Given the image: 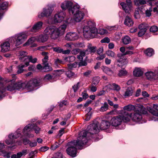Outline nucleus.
Listing matches in <instances>:
<instances>
[{"mask_svg":"<svg viewBox=\"0 0 158 158\" xmlns=\"http://www.w3.org/2000/svg\"><path fill=\"white\" fill-rule=\"evenodd\" d=\"M86 135L85 131H81L77 140L72 141L68 143V147L66 149V151L68 155L73 157L76 156L77 152L76 147H77L80 149H82L81 148L87 142V140L85 136Z\"/></svg>","mask_w":158,"mask_h":158,"instance_id":"obj_1","label":"nucleus"},{"mask_svg":"<svg viewBox=\"0 0 158 158\" xmlns=\"http://www.w3.org/2000/svg\"><path fill=\"white\" fill-rule=\"evenodd\" d=\"M87 25L85 26L83 28V34L84 37L88 38H94L98 33V30L95 27V24L91 21L87 22Z\"/></svg>","mask_w":158,"mask_h":158,"instance_id":"obj_2","label":"nucleus"},{"mask_svg":"<svg viewBox=\"0 0 158 158\" xmlns=\"http://www.w3.org/2000/svg\"><path fill=\"white\" fill-rule=\"evenodd\" d=\"M44 32L50 35L51 38L54 40L57 38L60 34L57 28L54 26L47 27L44 30Z\"/></svg>","mask_w":158,"mask_h":158,"instance_id":"obj_3","label":"nucleus"},{"mask_svg":"<svg viewBox=\"0 0 158 158\" xmlns=\"http://www.w3.org/2000/svg\"><path fill=\"white\" fill-rule=\"evenodd\" d=\"M27 35L24 32H21L16 34L13 37L12 42L16 46L22 44L27 38Z\"/></svg>","mask_w":158,"mask_h":158,"instance_id":"obj_4","label":"nucleus"},{"mask_svg":"<svg viewBox=\"0 0 158 158\" xmlns=\"http://www.w3.org/2000/svg\"><path fill=\"white\" fill-rule=\"evenodd\" d=\"M143 107H142L141 109L138 108L137 110H134V112L131 113V119L133 121L139 122L141 120L142 118V113L145 114L147 112L146 110H143Z\"/></svg>","mask_w":158,"mask_h":158,"instance_id":"obj_5","label":"nucleus"},{"mask_svg":"<svg viewBox=\"0 0 158 158\" xmlns=\"http://www.w3.org/2000/svg\"><path fill=\"white\" fill-rule=\"evenodd\" d=\"M42 35L39 36L32 37L29 39L24 44V46L29 45L36 40L42 43L46 41L48 39V35Z\"/></svg>","mask_w":158,"mask_h":158,"instance_id":"obj_6","label":"nucleus"},{"mask_svg":"<svg viewBox=\"0 0 158 158\" xmlns=\"http://www.w3.org/2000/svg\"><path fill=\"white\" fill-rule=\"evenodd\" d=\"M98 123L97 122L96 123H93L89 125L86 129L87 131L85 130H83V131H85L86 135H85L87 140V137L86 136L89 134H94L98 133L99 132V129L98 127Z\"/></svg>","mask_w":158,"mask_h":158,"instance_id":"obj_7","label":"nucleus"},{"mask_svg":"<svg viewBox=\"0 0 158 158\" xmlns=\"http://www.w3.org/2000/svg\"><path fill=\"white\" fill-rule=\"evenodd\" d=\"M40 83V81L39 79H34L29 81L26 85V87L27 89L32 90L35 87L39 86Z\"/></svg>","mask_w":158,"mask_h":158,"instance_id":"obj_8","label":"nucleus"},{"mask_svg":"<svg viewBox=\"0 0 158 158\" xmlns=\"http://www.w3.org/2000/svg\"><path fill=\"white\" fill-rule=\"evenodd\" d=\"M65 17V13L63 11L59 12L56 14L52 19V24H55L57 23L61 22Z\"/></svg>","mask_w":158,"mask_h":158,"instance_id":"obj_9","label":"nucleus"},{"mask_svg":"<svg viewBox=\"0 0 158 158\" xmlns=\"http://www.w3.org/2000/svg\"><path fill=\"white\" fill-rule=\"evenodd\" d=\"M117 66L122 67L127 63V60L124 58L122 54H118L117 55V57L115 62Z\"/></svg>","mask_w":158,"mask_h":158,"instance_id":"obj_10","label":"nucleus"},{"mask_svg":"<svg viewBox=\"0 0 158 158\" xmlns=\"http://www.w3.org/2000/svg\"><path fill=\"white\" fill-rule=\"evenodd\" d=\"M53 10L52 6H48L47 8H44L43 12L39 14L38 17L40 18L44 17H48L51 15Z\"/></svg>","mask_w":158,"mask_h":158,"instance_id":"obj_11","label":"nucleus"},{"mask_svg":"<svg viewBox=\"0 0 158 158\" xmlns=\"http://www.w3.org/2000/svg\"><path fill=\"white\" fill-rule=\"evenodd\" d=\"M16 89L15 87V84L14 83L10 82L9 83V85L7 86L6 88L2 87L0 89V100L2 99L3 97L4 94L3 93L6 90L9 91H11Z\"/></svg>","mask_w":158,"mask_h":158,"instance_id":"obj_12","label":"nucleus"},{"mask_svg":"<svg viewBox=\"0 0 158 158\" xmlns=\"http://www.w3.org/2000/svg\"><path fill=\"white\" fill-rule=\"evenodd\" d=\"M32 129L35 131V133L38 134L39 133L40 129L34 123L29 124L24 127L23 132L25 133L26 130L31 131Z\"/></svg>","mask_w":158,"mask_h":158,"instance_id":"obj_13","label":"nucleus"},{"mask_svg":"<svg viewBox=\"0 0 158 158\" xmlns=\"http://www.w3.org/2000/svg\"><path fill=\"white\" fill-rule=\"evenodd\" d=\"M158 69H156L155 71H148L145 73V75L147 78L148 79L156 80L158 79L157 74Z\"/></svg>","mask_w":158,"mask_h":158,"instance_id":"obj_14","label":"nucleus"},{"mask_svg":"<svg viewBox=\"0 0 158 158\" xmlns=\"http://www.w3.org/2000/svg\"><path fill=\"white\" fill-rule=\"evenodd\" d=\"M79 35L77 33L74 32H69L66 35L65 39L68 41H74L77 40Z\"/></svg>","mask_w":158,"mask_h":158,"instance_id":"obj_15","label":"nucleus"},{"mask_svg":"<svg viewBox=\"0 0 158 158\" xmlns=\"http://www.w3.org/2000/svg\"><path fill=\"white\" fill-rule=\"evenodd\" d=\"M72 20V18L67 17L65 21L66 24H64L61 25L59 27L57 28L60 34L64 33L66 28L67 25L71 23Z\"/></svg>","mask_w":158,"mask_h":158,"instance_id":"obj_16","label":"nucleus"},{"mask_svg":"<svg viewBox=\"0 0 158 158\" xmlns=\"http://www.w3.org/2000/svg\"><path fill=\"white\" fill-rule=\"evenodd\" d=\"M122 122V119L120 116L114 117L111 120L112 125L115 127L118 126L120 125Z\"/></svg>","mask_w":158,"mask_h":158,"instance_id":"obj_17","label":"nucleus"},{"mask_svg":"<svg viewBox=\"0 0 158 158\" xmlns=\"http://www.w3.org/2000/svg\"><path fill=\"white\" fill-rule=\"evenodd\" d=\"M120 116L121 118L122 121L125 123L129 121L130 118H131V113L129 114L126 111H123L121 115Z\"/></svg>","mask_w":158,"mask_h":158,"instance_id":"obj_18","label":"nucleus"},{"mask_svg":"<svg viewBox=\"0 0 158 158\" xmlns=\"http://www.w3.org/2000/svg\"><path fill=\"white\" fill-rule=\"evenodd\" d=\"M18 53L19 59L21 60V61L26 62L27 59L29 56H27V53L25 51H19Z\"/></svg>","mask_w":158,"mask_h":158,"instance_id":"obj_19","label":"nucleus"},{"mask_svg":"<svg viewBox=\"0 0 158 158\" xmlns=\"http://www.w3.org/2000/svg\"><path fill=\"white\" fill-rule=\"evenodd\" d=\"M43 22L39 21L35 23L32 27L31 31L33 32H36L40 30L42 27Z\"/></svg>","mask_w":158,"mask_h":158,"instance_id":"obj_20","label":"nucleus"},{"mask_svg":"<svg viewBox=\"0 0 158 158\" xmlns=\"http://www.w3.org/2000/svg\"><path fill=\"white\" fill-rule=\"evenodd\" d=\"M84 15V14L80 11L78 13L74 15L73 18L76 22H80L83 19Z\"/></svg>","mask_w":158,"mask_h":158,"instance_id":"obj_21","label":"nucleus"},{"mask_svg":"<svg viewBox=\"0 0 158 158\" xmlns=\"http://www.w3.org/2000/svg\"><path fill=\"white\" fill-rule=\"evenodd\" d=\"M122 7L123 9L126 13H130L131 12L132 6L131 5L126 4L124 2H122L120 4Z\"/></svg>","mask_w":158,"mask_h":158,"instance_id":"obj_22","label":"nucleus"},{"mask_svg":"<svg viewBox=\"0 0 158 158\" xmlns=\"http://www.w3.org/2000/svg\"><path fill=\"white\" fill-rule=\"evenodd\" d=\"M80 11V6L76 4L69 9V12L70 14L71 13L74 16L75 14L78 13Z\"/></svg>","mask_w":158,"mask_h":158,"instance_id":"obj_23","label":"nucleus"},{"mask_svg":"<svg viewBox=\"0 0 158 158\" xmlns=\"http://www.w3.org/2000/svg\"><path fill=\"white\" fill-rule=\"evenodd\" d=\"M148 110L153 115L158 116V105L153 104V108H150Z\"/></svg>","mask_w":158,"mask_h":158,"instance_id":"obj_24","label":"nucleus"},{"mask_svg":"<svg viewBox=\"0 0 158 158\" xmlns=\"http://www.w3.org/2000/svg\"><path fill=\"white\" fill-rule=\"evenodd\" d=\"M1 51L2 52H6L10 49V44L8 42H6L1 44Z\"/></svg>","mask_w":158,"mask_h":158,"instance_id":"obj_25","label":"nucleus"},{"mask_svg":"<svg viewBox=\"0 0 158 158\" xmlns=\"http://www.w3.org/2000/svg\"><path fill=\"white\" fill-rule=\"evenodd\" d=\"M143 69L140 68H135L133 71V74L135 77H140L143 75Z\"/></svg>","mask_w":158,"mask_h":158,"instance_id":"obj_26","label":"nucleus"},{"mask_svg":"<svg viewBox=\"0 0 158 158\" xmlns=\"http://www.w3.org/2000/svg\"><path fill=\"white\" fill-rule=\"evenodd\" d=\"M20 129H18V130L14 134H11L8 135V137L10 139H16L21 135V133L19 132Z\"/></svg>","mask_w":158,"mask_h":158,"instance_id":"obj_27","label":"nucleus"},{"mask_svg":"<svg viewBox=\"0 0 158 158\" xmlns=\"http://www.w3.org/2000/svg\"><path fill=\"white\" fill-rule=\"evenodd\" d=\"M110 126V123L106 120H102L101 122L100 128V129L104 130L108 128Z\"/></svg>","mask_w":158,"mask_h":158,"instance_id":"obj_28","label":"nucleus"},{"mask_svg":"<svg viewBox=\"0 0 158 158\" xmlns=\"http://www.w3.org/2000/svg\"><path fill=\"white\" fill-rule=\"evenodd\" d=\"M124 24L128 27H131L133 26L134 23L131 19L129 16H126L124 23Z\"/></svg>","mask_w":158,"mask_h":158,"instance_id":"obj_29","label":"nucleus"},{"mask_svg":"<svg viewBox=\"0 0 158 158\" xmlns=\"http://www.w3.org/2000/svg\"><path fill=\"white\" fill-rule=\"evenodd\" d=\"M96 51V47L95 46H92L91 44H89L87 46V48L86 50V52L89 53H94Z\"/></svg>","mask_w":158,"mask_h":158,"instance_id":"obj_30","label":"nucleus"},{"mask_svg":"<svg viewBox=\"0 0 158 158\" xmlns=\"http://www.w3.org/2000/svg\"><path fill=\"white\" fill-rule=\"evenodd\" d=\"M37 60V59L36 58H35L33 59L31 56H29L27 59V61L25 62L26 67H27L28 66L29 62L33 63H35L36 62Z\"/></svg>","mask_w":158,"mask_h":158,"instance_id":"obj_31","label":"nucleus"},{"mask_svg":"<svg viewBox=\"0 0 158 158\" xmlns=\"http://www.w3.org/2000/svg\"><path fill=\"white\" fill-rule=\"evenodd\" d=\"M43 63L44 65L43 69L47 70V71H50L52 69V67H50L48 62V60L45 59H43L42 60Z\"/></svg>","mask_w":158,"mask_h":158,"instance_id":"obj_32","label":"nucleus"},{"mask_svg":"<svg viewBox=\"0 0 158 158\" xmlns=\"http://www.w3.org/2000/svg\"><path fill=\"white\" fill-rule=\"evenodd\" d=\"M101 69L104 73L108 75H111L113 73L112 70L107 67L106 66H102Z\"/></svg>","mask_w":158,"mask_h":158,"instance_id":"obj_33","label":"nucleus"},{"mask_svg":"<svg viewBox=\"0 0 158 158\" xmlns=\"http://www.w3.org/2000/svg\"><path fill=\"white\" fill-rule=\"evenodd\" d=\"M122 42L124 44H128L131 42V39L128 36L126 35L123 37L122 39Z\"/></svg>","mask_w":158,"mask_h":158,"instance_id":"obj_34","label":"nucleus"},{"mask_svg":"<svg viewBox=\"0 0 158 158\" xmlns=\"http://www.w3.org/2000/svg\"><path fill=\"white\" fill-rule=\"evenodd\" d=\"M132 89L130 87H128L126 90L123 96L126 98L132 95Z\"/></svg>","mask_w":158,"mask_h":158,"instance_id":"obj_35","label":"nucleus"},{"mask_svg":"<svg viewBox=\"0 0 158 158\" xmlns=\"http://www.w3.org/2000/svg\"><path fill=\"white\" fill-rule=\"evenodd\" d=\"M123 109L124 110L130 111L132 110H136L137 109L135 108L134 105L129 104L124 106L123 108Z\"/></svg>","mask_w":158,"mask_h":158,"instance_id":"obj_36","label":"nucleus"},{"mask_svg":"<svg viewBox=\"0 0 158 158\" xmlns=\"http://www.w3.org/2000/svg\"><path fill=\"white\" fill-rule=\"evenodd\" d=\"M15 84L16 89H20L26 86V85L24 83L19 82Z\"/></svg>","mask_w":158,"mask_h":158,"instance_id":"obj_37","label":"nucleus"},{"mask_svg":"<svg viewBox=\"0 0 158 158\" xmlns=\"http://www.w3.org/2000/svg\"><path fill=\"white\" fill-rule=\"evenodd\" d=\"M145 53L147 56L150 57L154 54V50L151 48H148L145 51Z\"/></svg>","mask_w":158,"mask_h":158,"instance_id":"obj_38","label":"nucleus"},{"mask_svg":"<svg viewBox=\"0 0 158 158\" xmlns=\"http://www.w3.org/2000/svg\"><path fill=\"white\" fill-rule=\"evenodd\" d=\"M141 11L139 8L135 9L134 12V15L135 18L136 19H138L140 17V12Z\"/></svg>","mask_w":158,"mask_h":158,"instance_id":"obj_39","label":"nucleus"},{"mask_svg":"<svg viewBox=\"0 0 158 158\" xmlns=\"http://www.w3.org/2000/svg\"><path fill=\"white\" fill-rule=\"evenodd\" d=\"M65 74L67 77L69 78H72L75 76V73L69 69L65 72Z\"/></svg>","mask_w":158,"mask_h":158,"instance_id":"obj_40","label":"nucleus"},{"mask_svg":"<svg viewBox=\"0 0 158 158\" xmlns=\"http://www.w3.org/2000/svg\"><path fill=\"white\" fill-rule=\"evenodd\" d=\"M127 73V72L124 69L120 70L118 74V75L120 77L126 76Z\"/></svg>","mask_w":158,"mask_h":158,"instance_id":"obj_41","label":"nucleus"},{"mask_svg":"<svg viewBox=\"0 0 158 158\" xmlns=\"http://www.w3.org/2000/svg\"><path fill=\"white\" fill-rule=\"evenodd\" d=\"M26 66L25 64V65L21 64L18 66V70L17 71V73L18 74H20L23 73L24 71L23 68Z\"/></svg>","mask_w":158,"mask_h":158,"instance_id":"obj_42","label":"nucleus"},{"mask_svg":"<svg viewBox=\"0 0 158 158\" xmlns=\"http://www.w3.org/2000/svg\"><path fill=\"white\" fill-rule=\"evenodd\" d=\"M134 2L135 5L136 6L143 5L146 3L145 0H134Z\"/></svg>","mask_w":158,"mask_h":158,"instance_id":"obj_43","label":"nucleus"},{"mask_svg":"<svg viewBox=\"0 0 158 158\" xmlns=\"http://www.w3.org/2000/svg\"><path fill=\"white\" fill-rule=\"evenodd\" d=\"M59 143H58L57 142H55V143L51 146L50 149L52 150H55L59 147L60 144L61 143L60 140H59Z\"/></svg>","mask_w":158,"mask_h":158,"instance_id":"obj_44","label":"nucleus"},{"mask_svg":"<svg viewBox=\"0 0 158 158\" xmlns=\"http://www.w3.org/2000/svg\"><path fill=\"white\" fill-rule=\"evenodd\" d=\"M109 105L106 102H105L103 105L101 107L100 111L101 112H104L106 111L108 109Z\"/></svg>","mask_w":158,"mask_h":158,"instance_id":"obj_45","label":"nucleus"},{"mask_svg":"<svg viewBox=\"0 0 158 158\" xmlns=\"http://www.w3.org/2000/svg\"><path fill=\"white\" fill-rule=\"evenodd\" d=\"M53 76L50 74H46L44 78V80L45 81H50L51 82H53Z\"/></svg>","mask_w":158,"mask_h":158,"instance_id":"obj_46","label":"nucleus"},{"mask_svg":"<svg viewBox=\"0 0 158 158\" xmlns=\"http://www.w3.org/2000/svg\"><path fill=\"white\" fill-rule=\"evenodd\" d=\"M106 54L108 56L112 58H114L116 56V55L114 52L111 50L107 51Z\"/></svg>","mask_w":158,"mask_h":158,"instance_id":"obj_47","label":"nucleus"},{"mask_svg":"<svg viewBox=\"0 0 158 158\" xmlns=\"http://www.w3.org/2000/svg\"><path fill=\"white\" fill-rule=\"evenodd\" d=\"M148 25L147 24L145 23H143L140 24L138 27L139 29H142L147 30Z\"/></svg>","mask_w":158,"mask_h":158,"instance_id":"obj_48","label":"nucleus"},{"mask_svg":"<svg viewBox=\"0 0 158 158\" xmlns=\"http://www.w3.org/2000/svg\"><path fill=\"white\" fill-rule=\"evenodd\" d=\"M100 81V79L98 77H94L93 79L92 85H97Z\"/></svg>","mask_w":158,"mask_h":158,"instance_id":"obj_49","label":"nucleus"},{"mask_svg":"<svg viewBox=\"0 0 158 158\" xmlns=\"http://www.w3.org/2000/svg\"><path fill=\"white\" fill-rule=\"evenodd\" d=\"M77 65L76 62H74L73 64H68V67L69 69H72L73 68H76Z\"/></svg>","mask_w":158,"mask_h":158,"instance_id":"obj_50","label":"nucleus"},{"mask_svg":"<svg viewBox=\"0 0 158 158\" xmlns=\"http://www.w3.org/2000/svg\"><path fill=\"white\" fill-rule=\"evenodd\" d=\"M158 30V28L156 26H152L150 28V32L154 33L157 32Z\"/></svg>","mask_w":158,"mask_h":158,"instance_id":"obj_51","label":"nucleus"},{"mask_svg":"<svg viewBox=\"0 0 158 158\" xmlns=\"http://www.w3.org/2000/svg\"><path fill=\"white\" fill-rule=\"evenodd\" d=\"M66 1H65L61 3V7L63 10H65L68 9L67 5L66 4Z\"/></svg>","mask_w":158,"mask_h":158,"instance_id":"obj_52","label":"nucleus"},{"mask_svg":"<svg viewBox=\"0 0 158 158\" xmlns=\"http://www.w3.org/2000/svg\"><path fill=\"white\" fill-rule=\"evenodd\" d=\"M107 33V31L106 29H100L99 30V31L98 30V33H97V34L103 35L106 34Z\"/></svg>","mask_w":158,"mask_h":158,"instance_id":"obj_53","label":"nucleus"},{"mask_svg":"<svg viewBox=\"0 0 158 158\" xmlns=\"http://www.w3.org/2000/svg\"><path fill=\"white\" fill-rule=\"evenodd\" d=\"M53 49L54 51L58 53H61L63 51L62 49L58 47H53Z\"/></svg>","mask_w":158,"mask_h":158,"instance_id":"obj_54","label":"nucleus"},{"mask_svg":"<svg viewBox=\"0 0 158 158\" xmlns=\"http://www.w3.org/2000/svg\"><path fill=\"white\" fill-rule=\"evenodd\" d=\"M65 60L69 62H71L75 60V57L73 56H71L66 57L65 58Z\"/></svg>","mask_w":158,"mask_h":158,"instance_id":"obj_55","label":"nucleus"},{"mask_svg":"<svg viewBox=\"0 0 158 158\" xmlns=\"http://www.w3.org/2000/svg\"><path fill=\"white\" fill-rule=\"evenodd\" d=\"M139 31L138 33V35L139 36L141 37L145 33L146 30L142 29H139Z\"/></svg>","mask_w":158,"mask_h":158,"instance_id":"obj_56","label":"nucleus"},{"mask_svg":"<svg viewBox=\"0 0 158 158\" xmlns=\"http://www.w3.org/2000/svg\"><path fill=\"white\" fill-rule=\"evenodd\" d=\"M62 63V61L58 58L55 59L54 60V64L56 66H58L60 64H61Z\"/></svg>","mask_w":158,"mask_h":158,"instance_id":"obj_57","label":"nucleus"},{"mask_svg":"<svg viewBox=\"0 0 158 158\" xmlns=\"http://www.w3.org/2000/svg\"><path fill=\"white\" fill-rule=\"evenodd\" d=\"M80 84V82H78L77 83L73 85V89L74 92H76L79 88V85Z\"/></svg>","mask_w":158,"mask_h":158,"instance_id":"obj_58","label":"nucleus"},{"mask_svg":"<svg viewBox=\"0 0 158 158\" xmlns=\"http://www.w3.org/2000/svg\"><path fill=\"white\" fill-rule=\"evenodd\" d=\"M66 4L67 5L68 9V11L69 10V9H71V8L73 6V3L72 2L70 1H66Z\"/></svg>","mask_w":158,"mask_h":158,"instance_id":"obj_59","label":"nucleus"},{"mask_svg":"<svg viewBox=\"0 0 158 158\" xmlns=\"http://www.w3.org/2000/svg\"><path fill=\"white\" fill-rule=\"evenodd\" d=\"M26 131L25 132V133L23 132V133L25 135L28 136V137L31 138V137H33L34 136V135L32 134H29L28 133V132L30 131Z\"/></svg>","mask_w":158,"mask_h":158,"instance_id":"obj_60","label":"nucleus"},{"mask_svg":"<svg viewBox=\"0 0 158 158\" xmlns=\"http://www.w3.org/2000/svg\"><path fill=\"white\" fill-rule=\"evenodd\" d=\"M110 42V39L107 37H105L101 41V43H108Z\"/></svg>","mask_w":158,"mask_h":158,"instance_id":"obj_61","label":"nucleus"},{"mask_svg":"<svg viewBox=\"0 0 158 158\" xmlns=\"http://www.w3.org/2000/svg\"><path fill=\"white\" fill-rule=\"evenodd\" d=\"M68 104V102L66 101L63 100L60 102L59 106L60 107H61L64 106H66Z\"/></svg>","mask_w":158,"mask_h":158,"instance_id":"obj_62","label":"nucleus"},{"mask_svg":"<svg viewBox=\"0 0 158 158\" xmlns=\"http://www.w3.org/2000/svg\"><path fill=\"white\" fill-rule=\"evenodd\" d=\"M49 148V147L45 146L40 148V150L41 152H45L48 150Z\"/></svg>","mask_w":158,"mask_h":158,"instance_id":"obj_63","label":"nucleus"},{"mask_svg":"<svg viewBox=\"0 0 158 158\" xmlns=\"http://www.w3.org/2000/svg\"><path fill=\"white\" fill-rule=\"evenodd\" d=\"M29 145L31 147H34L37 145V142L36 141L34 142H31L30 141Z\"/></svg>","mask_w":158,"mask_h":158,"instance_id":"obj_64","label":"nucleus"}]
</instances>
